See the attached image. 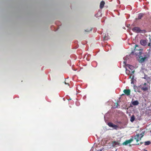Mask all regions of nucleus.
Returning <instances> with one entry per match:
<instances>
[{"label":"nucleus","mask_w":151,"mask_h":151,"mask_svg":"<svg viewBox=\"0 0 151 151\" xmlns=\"http://www.w3.org/2000/svg\"><path fill=\"white\" fill-rule=\"evenodd\" d=\"M142 50L139 48V46L137 45H135V47L134 49V50L132 52L131 54H134L137 55L139 56L142 54Z\"/></svg>","instance_id":"f03ea898"},{"label":"nucleus","mask_w":151,"mask_h":151,"mask_svg":"<svg viewBox=\"0 0 151 151\" xmlns=\"http://www.w3.org/2000/svg\"><path fill=\"white\" fill-rule=\"evenodd\" d=\"M135 119V117L134 115H132L130 118V121L131 122H133Z\"/></svg>","instance_id":"2eb2a0df"},{"label":"nucleus","mask_w":151,"mask_h":151,"mask_svg":"<svg viewBox=\"0 0 151 151\" xmlns=\"http://www.w3.org/2000/svg\"><path fill=\"white\" fill-rule=\"evenodd\" d=\"M144 14L143 13H140L138 14V18L136 19H141L144 16Z\"/></svg>","instance_id":"ddd939ff"},{"label":"nucleus","mask_w":151,"mask_h":151,"mask_svg":"<svg viewBox=\"0 0 151 151\" xmlns=\"http://www.w3.org/2000/svg\"><path fill=\"white\" fill-rule=\"evenodd\" d=\"M139 87L144 91H147L148 89V85L146 83L140 85Z\"/></svg>","instance_id":"20e7f679"},{"label":"nucleus","mask_w":151,"mask_h":151,"mask_svg":"<svg viewBox=\"0 0 151 151\" xmlns=\"http://www.w3.org/2000/svg\"><path fill=\"white\" fill-rule=\"evenodd\" d=\"M134 78V76H133V77L132 78V79H133Z\"/></svg>","instance_id":"5701e85b"},{"label":"nucleus","mask_w":151,"mask_h":151,"mask_svg":"<svg viewBox=\"0 0 151 151\" xmlns=\"http://www.w3.org/2000/svg\"><path fill=\"white\" fill-rule=\"evenodd\" d=\"M124 63H125V61H124Z\"/></svg>","instance_id":"c756f323"},{"label":"nucleus","mask_w":151,"mask_h":151,"mask_svg":"<svg viewBox=\"0 0 151 151\" xmlns=\"http://www.w3.org/2000/svg\"><path fill=\"white\" fill-rule=\"evenodd\" d=\"M126 65V67H128V68L127 67L125 68L126 73L127 74L129 75L130 73H134V67L133 66L129 64Z\"/></svg>","instance_id":"f257e3e1"},{"label":"nucleus","mask_w":151,"mask_h":151,"mask_svg":"<svg viewBox=\"0 0 151 151\" xmlns=\"http://www.w3.org/2000/svg\"><path fill=\"white\" fill-rule=\"evenodd\" d=\"M147 151V150H146L144 149V151Z\"/></svg>","instance_id":"b1692460"},{"label":"nucleus","mask_w":151,"mask_h":151,"mask_svg":"<svg viewBox=\"0 0 151 151\" xmlns=\"http://www.w3.org/2000/svg\"><path fill=\"white\" fill-rule=\"evenodd\" d=\"M108 39H109V37H108L106 36H104V40H107Z\"/></svg>","instance_id":"f3484780"},{"label":"nucleus","mask_w":151,"mask_h":151,"mask_svg":"<svg viewBox=\"0 0 151 151\" xmlns=\"http://www.w3.org/2000/svg\"><path fill=\"white\" fill-rule=\"evenodd\" d=\"M92 30V29H90V31H91Z\"/></svg>","instance_id":"c85d7f7f"},{"label":"nucleus","mask_w":151,"mask_h":151,"mask_svg":"<svg viewBox=\"0 0 151 151\" xmlns=\"http://www.w3.org/2000/svg\"><path fill=\"white\" fill-rule=\"evenodd\" d=\"M146 32V30L144 29V30H141V32L140 33H145Z\"/></svg>","instance_id":"a211bd4d"},{"label":"nucleus","mask_w":151,"mask_h":151,"mask_svg":"<svg viewBox=\"0 0 151 151\" xmlns=\"http://www.w3.org/2000/svg\"><path fill=\"white\" fill-rule=\"evenodd\" d=\"M148 46H150V43H149L148 44Z\"/></svg>","instance_id":"412c9836"},{"label":"nucleus","mask_w":151,"mask_h":151,"mask_svg":"<svg viewBox=\"0 0 151 151\" xmlns=\"http://www.w3.org/2000/svg\"><path fill=\"white\" fill-rule=\"evenodd\" d=\"M141 44L143 46H145L147 44L146 40H141L140 41Z\"/></svg>","instance_id":"f8f14e48"},{"label":"nucleus","mask_w":151,"mask_h":151,"mask_svg":"<svg viewBox=\"0 0 151 151\" xmlns=\"http://www.w3.org/2000/svg\"><path fill=\"white\" fill-rule=\"evenodd\" d=\"M120 142L119 141H113L112 142V146L115 147H116V145H120Z\"/></svg>","instance_id":"6e6552de"},{"label":"nucleus","mask_w":151,"mask_h":151,"mask_svg":"<svg viewBox=\"0 0 151 151\" xmlns=\"http://www.w3.org/2000/svg\"><path fill=\"white\" fill-rule=\"evenodd\" d=\"M124 93L127 96H129L130 94V90L129 89H124L123 91Z\"/></svg>","instance_id":"1a4fd4ad"},{"label":"nucleus","mask_w":151,"mask_h":151,"mask_svg":"<svg viewBox=\"0 0 151 151\" xmlns=\"http://www.w3.org/2000/svg\"><path fill=\"white\" fill-rule=\"evenodd\" d=\"M108 125L110 127L114 128L115 129H116L118 127L117 125L114 124L111 122H109L108 123Z\"/></svg>","instance_id":"0eeeda50"},{"label":"nucleus","mask_w":151,"mask_h":151,"mask_svg":"<svg viewBox=\"0 0 151 151\" xmlns=\"http://www.w3.org/2000/svg\"><path fill=\"white\" fill-rule=\"evenodd\" d=\"M151 144V142L150 141H147L145 142V145H148Z\"/></svg>","instance_id":"dca6fc26"},{"label":"nucleus","mask_w":151,"mask_h":151,"mask_svg":"<svg viewBox=\"0 0 151 151\" xmlns=\"http://www.w3.org/2000/svg\"><path fill=\"white\" fill-rule=\"evenodd\" d=\"M132 30L134 32L138 33L141 32V30L138 27H135L132 29Z\"/></svg>","instance_id":"423d86ee"},{"label":"nucleus","mask_w":151,"mask_h":151,"mask_svg":"<svg viewBox=\"0 0 151 151\" xmlns=\"http://www.w3.org/2000/svg\"><path fill=\"white\" fill-rule=\"evenodd\" d=\"M124 95V94H122V95Z\"/></svg>","instance_id":"7c9ffc66"},{"label":"nucleus","mask_w":151,"mask_h":151,"mask_svg":"<svg viewBox=\"0 0 151 151\" xmlns=\"http://www.w3.org/2000/svg\"><path fill=\"white\" fill-rule=\"evenodd\" d=\"M105 4V2L104 1H101L100 4V8L101 9H102L104 7V5Z\"/></svg>","instance_id":"4468645a"},{"label":"nucleus","mask_w":151,"mask_h":151,"mask_svg":"<svg viewBox=\"0 0 151 151\" xmlns=\"http://www.w3.org/2000/svg\"><path fill=\"white\" fill-rule=\"evenodd\" d=\"M150 57L149 53L145 52L143 53V55H139V57L140 58L139 62L141 63L144 62L145 60Z\"/></svg>","instance_id":"7ed1b4c3"},{"label":"nucleus","mask_w":151,"mask_h":151,"mask_svg":"<svg viewBox=\"0 0 151 151\" xmlns=\"http://www.w3.org/2000/svg\"><path fill=\"white\" fill-rule=\"evenodd\" d=\"M144 133H142L140 134H137L134 137V139L136 140L137 142H138L139 140L141 139L144 136Z\"/></svg>","instance_id":"39448f33"},{"label":"nucleus","mask_w":151,"mask_h":151,"mask_svg":"<svg viewBox=\"0 0 151 151\" xmlns=\"http://www.w3.org/2000/svg\"><path fill=\"white\" fill-rule=\"evenodd\" d=\"M131 103L132 105L134 106H137L139 104V101L137 100L132 101L131 102Z\"/></svg>","instance_id":"9b49d317"},{"label":"nucleus","mask_w":151,"mask_h":151,"mask_svg":"<svg viewBox=\"0 0 151 151\" xmlns=\"http://www.w3.org/2000/svg\"><path fill=\"white\" fill-rule=\"evenodd\" d=\"M143 143V142H140V145H142V144Z\"/></svg>","instance_id":"4be33fe9"},{"label":"nucleus","mask_w":151,"mask_h":151,"mask_svg":"<svg viewBox=\"0 0 151 151\" xmlns=\"http://www.w3.org/2000/svg\"><path fill=\"white\" fill-rule=\"evenodd\" d=\"M137 91L138 92H140V91H139L138 90H137Z\"/></svg>","instance_id":"cd10ccee"},{"label":"nucleus","mask_w":151,"mask_h":151,"mask_svg":"<svg viewBox=\"0 0 151 151\" xmlns=\"http://www.w3.org/2000/svg\"><path fill=\"white\" fill-rule=\"evenodd\" d=\"M119 106V105L118 103H116V106L114 107V108H117L118 106Z\"/></svg>","instance_id":"6ab92c4d"},{"label":"nucleus","mask_w":151,"mask_h":151,"mask_svg":"<svg viewBox=\"0 0 151 151\" xmlns=\"http://www.w3.org/2000/svg\"><path fill=\"white\" fill-rule=\"evenodd\" d=\"M133 139L132 138L130 139L126 140L125 142H123L122 144L123 145H126L132 142L133 141Z\"/></svg>","instance_id":"9d476101"},{"label":"nucleus","mask_w":151,"mask_h":151,"mask_svg":"<svg viewBox=\"0 0 151 151\" xmlns=\"http://www.w3.org/2000/svg\"><path fill=\"white\" fill-rule=\"evenodd\" d=\"M129 78H131V76H129Z\"/></svg>","instance_id":"a878e982"},{"label":"nucleus","mask_w":151,"mask_h":151,"mask_svg":"<svg viewBox=\"0 0 151 151\" xmlns=\"http://www.w3.org/2000/svg\"><path fill=\"white\" fill-rule=\"evenodd\" d=\"M65 84H68V86H69V84L68 83H67L66 82H65Z\"/></svg>","instance_id":"aec40b11"},{"label":"nucleus","mask_w":151,"mask_h":151,"mask_svg":"<svg viewBox=\"0 0 151 151\" xmlns=\"http://www.w3.org/2000/svg\"><path fill=\"white\" fill-rule=\"evenodd\" d=\"M85 31H86V32H88L89 31H87V30H85Z\"/></svg>","instance_id":"bb28decb"},{"label":"nucleus","mask_w":151,"mask_h":151,"mask_svg":"<svg viewBox=\"0 0 151 151\" xmlns=\"http://www.w3.org/2000/svg\"><path fill=\"white\" fill-rule=\"evenodd\" d=\"M139 143H138V144H137L136 145H139Z\"/></svg>","instance_id":"393cba45"}]
</instances>
